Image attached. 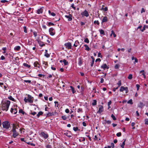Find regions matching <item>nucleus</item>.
<instances>
[{"label": "nucleus", "mask_w": 148, "mask_h": 148, "mask_svg": "<svg viewBox=\"0 0 148 148\" xmlns=\"http://www.w3.org/2000/svg\"><path fill=\"white\" fill-rule=\"evenodd\" d=\"M10 103V101L9 100H7L4 103H2L1 104V110H3L7 111L8 110Z\"/></svg>", "instance_id": "obj_1"}, {"label": "nucleus", "mask_w": 148, "mask_h": 148, "mask_svg": "<svg viewBox=\"0 0 148 148\" xmlns=\"http://www.w3.org/2000/svg\"><path fill=\"white\" fill-rule=\"evenodd\" d=\"M3 127L4 128L8 129L10 127V123L8 121H3L2 123Z\"/></svg>", "instance_id": "obj_2"}, {"label": "nucleus", "mask_w": 148, "mask_h": 148, "mask_svg": "<svg viewBox=\"0 0 148 148\" xmlns=\"http://www.w3.org/2000/svg\"><path fill=\"white\" fill-rule=\"evenodd\" d=\"M28 99H27L26 97H25L24 99V101L25 103H26L28 102L29 103H33V97L29 95H28Z\"/></svg>", "instance_id": "obj_3"}, {"label": "nucleus", "mask_w": 148, "mask_h": 148, "mask_svg": "<svg viewBox=\"0 0 148 148\" xmlns=\"http://www.w3.org/2000/svg\"><path fill=\"white\" fill-rule=\"evenodd\" d=\"M40 135L45 139H47L49 137V135L48 134L45 132H41Z\"/></svg>", "instance_id": "obj_4"}, {"label": "nucleus", "mask_w": 148, "mask_h": 148, "mask_svg": "<svg viewBox=\"0 0 148 148\" xmlns=\"http://www.w3.org/2000/svg\"><path fill=\"white\" fill-rule=\"evenodd\" d=\"M66 48L68 49H72V45L71 43L70 42L65 43L64 45Z\"/></svg>", "instance_id": "obj_5"}, {"label": "nucleus", "mask_w": 148, "mask_h": 148, "mask_svg": "<svg viewBox=\"0 0 148 148\" xmlns=\"http://www.w3.org/2000/svg\"><path fill=\"white\" fill-rule=\"evenodd\" d=\"M49 32L51 36H53L55 34V32L54 29L52 28H50L49 29Z\"/></svg>", "instance_id": "obj_6"}, {"label": "nucleus", "mask_w": 148, "mask_h": 148, "mask_svg": "<svg viewBox=\"0 0 148 148\" xmlns=\"http://www.w3.org/2000/svg\"><path fill=\"white\" fill-rule=\"evenodd\" d=\"M81 15L82 16H85L87 17H88L89 16V14L88 12L87 11V10H85L83 12H82L81 13Z\"/></svg>", "instance_id": "obj_7"}, {"label": "nucleus", "mask_w": 148, "mask_h": 148, "mask_svg": "<svg viewBox=\"0 0 148 148\" xmlns=\"http://www.w3.org/2000/svg\"><path fill=\"white\" fill-rule=\"evenodd\" d=\"M64 134L69 138H70L71 137L72 134L70 131L68 130Z\"/></svg>", "instance_id": "obj_8"}, {"label": "nucleus", "mask_w": 148, "mask_h": 148, "mask_svg": "<svg viewBox=\"0 0 148 148\" xmlns=\"http://www.w3.org/2000/svg\"><path fill=\"white\" fill-rule=\"evenodd\" d=\"M65 17L68 19V20L69 21H71L72 20V16L70 14H69V15H65Z\"/></svg>", "instance_id": "obj_9"}, {"label": "nucleus", "mask_w": 148, "mask_h": 148, "mask_svg": "<svg viewBox=\"0 0 148 148\" xmlns=\"http://www.w3.org/2000/svg\"><path fill=\"white\" fill-rule=\"evenodd\" d=\"M38 42V43L39 46L41 47H42L45 45L44 44V42H42L40 40H37Z\"/></svg>", "instance_id": "obj_10"}, {"label": "nucleus", "mask_w": 148, "mask_h": 148, "mask_svg": "<svg viewBox=\"0 0 148 148\" xmlns=\"http://www.w3.org/2000/svg\"><path fill=\"white\" fill-rule=\"evenodd\" d=\"M101 68L103 69V70H105L106 69H109V67L108 66L107 64L105 63L103 64L101 66Z\"/></svg>", "instance_id": "obj_11"}, {"label": "nucleus", "mask_w": 148, "mask_h": 148, "mask_svg": "<svg viewBox=\"0 0 148 148\" xmlns=\"http://www.w3.org/2000/svg\"><path fill=\"white\" fill-rule=\"evenodd\" d=\"M103 106H100V107L98 111L97 112V113H101L103 111Z\"/></svg>", "instance_id": "obj_12"}, {"label": "nucleus", "mask_w": 148, "mask_h": 148, "mask_svg": "<svg viewBox=\"0 0 148 148\" xmlns=\"http://www.w3.org/2000/svg\"><path fill=\"white\" fill-rule=\"evenodd\" d=\"M16 126L14 124H12V129L10 132H13L16 131Z\"/></svg>", "instance_id": "obj_13"}, {"label": "nucleus", "mask_w": 148, "mask_h": 148, "mask_svg": "<svg viewBox=\"0 0 148 148\" xmlns=\"http://www.w3.org/2000/svg\"><path fill=\"white\" fill-rule=\"evenodd\" d=\"M127 89L128 88L127 87H124L123 86H121L120 89V92H123L124 90H127Z\"/></svg>", "instance_id": "obj_14"}, {"label": "nucleus", "mask_w": 148, "mask_h": 148, "mask_svg": "<svg viewBox=\"0 0 148 148\" xmlns=\"http://www.w3.org/2000/svg\"><path fill=\"white\" fill-rule=\"evenodd\" d=\"M13 132V134L12 135V137L14 138H16L19 135V133L16 132V131Z\"/></svg>", "instance_id": "obj_15"}, {"label": "nucleus", "mask_w": 148, "mask_h": 148, "mask_svg": "<svg viewBox=\"0 0 148 148\" xmlns=\"http://www.w3.org/2000/svg\"><path fill=\"white\" fill-rule=\"evenodd\" d=\"M43 8L42 7L40 8L39 9H38L37 11V13L38 14L42 13L43 10Z\"/></svg>", "instance_id": "obj_16"}, {"label": "nucleus", "mask_w": 148, "mask_h": 148, "mask_svg": "<svg viewBox=\"0 0 148 148\" xmlns=\"http://www.w3.org/2000/svg\"><path fill=\"white\" fill-rule=\"evenodd\" d=\"M78 60V64L79 66H81L83 63V59L82 58L80 57L79 58Z\"/></svg>", "instance_id": "obj_17"}, {"label": "nucleus", "mask_w": 148, "mask_h": 148, "mask_svg": "<svg viewBox=\"0 0 148 148\" xmlns=\"http://www.w3.org/2000/svg\"><path fill=\"white\" fill-rule=\"evenodd\" d=\"M34 66L38 68H40V65L39 64L38 62L37 61L35 62L34 63Z\"/></svg>", "instance_id": "obj_18"}, {"label": "nucleus", "mask_w": 148, "mask_h": 148, "mask_svg": "<svg viewBox=\"0 0 148 148\" xmlns=\"http://www.w3.org/2000/svg\"><path fill=\"white\" fill-rule=\"evenodd\" d=\"M43 65L45 68H46L48 66V62H47L43 61H42Z\"/></svg>", "instance_id": "obj_19"}, {"label": "nucleus", "mask_w": 148, "mask_h": 148, "mask_svg": "<svg viewBox=\"0 0 148 148\" xmlns=\"http://www.w3.org/2000/svg\"><path fill=\"white\" fill-rule=\"evenodd\" d=\"M47 49L45 50V52L44 56L47 58H49L50 56V55L47 53Z\"/></svg>", "instance_id": "obj_20"}, {"label": "nucleus", "mask_w": 148, "mask_h": 148, "mask_svg": "<svg viewBox=\"0 0 148 148\" xmlns=\"http://www.w3.org/2000/svg\"><path fill=\"white\" fill-rule=\"evenodd\" d=\"M21 49V47L19 46H16L14 49L15 51H19Z\"/></svg>", "instance_id": "obj_21"}, {"label": "nucleus", "mask_w": 148, "mask_h": 148, "mask_svg": "<svg viewBox=\"0 0 148 148\" xmlns=\"http://www.w3.org/2000/svg\"><path fill=\"white\" fill-rule=\"evenodd\" d=\"M145 105L142 102H140L139 103L138 105V106L139 107L142 108Z\"/></svg>", "instance_id": "obj_22"}, {"label": "nucleus", "mask_w": 148, "mask_h": 148, "mask_svg": "<svg viewBox=\"0 0 148 148\" xmlns=\"http://www.w3.org/2000/svg\"><path fill=\"white\" fill-rule=\"evenodd\" d=\"M79 42L78 40H76L75 42V43L73 45V46L75 47H77L78 45H79Z\"/></svg>", "instance_id": "obj_23"}, {"label": "nucleus", "mask_w": 148, "mask_h": 148, "mask_svg": "<svg viewBox=\"0 0 148 148\" xmlns=\"http://www.w3.org/2000/svg\"><path fill=\"white\" fill-rule=\"evenodd\" d=\"M43 114V112L42 111H40L38 112V113L36 115V116L37 118H38L40 116L42 115Z\"/></svg>", "instance_id": "obj_24"}, {"label": "nucleus", "mask_w": 148, "mask_h": 148, "mask_svg": "<svg viewBox=\"0 0 148 148\" xmlns=\"http://www.w3.org/2000/svg\"><path fill=\"white\" fill-rule=\"evenodd\" d=\"M8 98L10 100H11L13 101H15V100L12 97V96L10 95L8 97Z\"/></svg>", "instance_id": "obj_25"}, {"label": "nucleus", "mask_w": 148, "mask_h": 148, "mask_svg": "<svg viewBox=\"0 0 148 148\" xmlns=\"http://www.w3.org/2000/svg\"><path fill=\"white\" fill-rule=\"evenodd\" d=\"M108 21V18L106 16H105L103 18V19L102 20V22L104 23V22H107Z\"/></svg>", "instance_id": "obj_26"}, {"label": "nucleus", "mask_w": 148, "mask_h": 148, "mask_svg": "<svg viewBox=\"0 0 148 148\" xmlns=\"http://www.w3.org/2000/svg\"><path fill=\"white\" fill-rule=\"evenodd\" d=\"M84 46L86 48L85 50L88 51H89L90 50V49L89 48V47L86 45H84Z\"/></svg>", "instance_id": "obj_27"}, {"label": "nucleus", "mask_w": 148, "mask_h": 148, "mask_svg": "<svg viewBox=\"0 0 148 148\" xmlns=\"http://www.w3.org/2000/svg\"><path fill=\"white\" fill-rule=\"evenodd\" d=\"M70 88H71V90L72 91L73 94H74L75 92L76 91L75 90L73 86H70Z\"/></svg>", "instance_id": "obj_28"}, {"label": "nucleus", "mask_w": 148, "mask_h": 148, "mask_svg": "<svg viewBox=\"0 0 148 148\" xmlns=\"http://www.w3.org/2000/svg\"><path fill=\"white\" fill-rule=\"evenodd\" d=\"M19 113H22L23 114H25L26 115L27 114L25 113V112L23 111L22 109H21L19 110Z\"/></svg>", "instance_id": "obj_29"}, {"label": "nucleus", "mask_w": 148, "mask_h": 148, "mask_svg": "<svg viewBox=\"0 0 148 148\" xmlns=\"http://www.w3.org/2000/svg\"><path fill=\"white\" fill-rule=\"evenodd\" d=\"M23 65L27 67L28 68H29L31 66L30 65H29L26 63H24L23 64Z\"/></svg>", "instance_id": "obj_30"}, {"label": "nucleus", "mask_w": 148, "mask_h": 148, "mask_svg": "<svg viewBox=\"0 0 148 148\" xmlns=\"http://www.w3.org/2000/svg\"><path fill=\"white\" fill-rule=\"evenodd\" d=\"M63 62L64 63V65H67L69 64L68 62H67L66 60L65 59H64L63 60Z\"/></svg>", "instance_id": "obj_31"}, {"label": "nucleus", "mask_w": 148, "mask_h": 148, "mask_svg": "<svg viewBox=\"0 0 148 148\" xmlns=\"http://www.w3.org/2000/svg\"><path fill=\"white\" fill-rule=\"evenodd\" d=\"M97 104V101L95 99L93 101V102L92 103V105L93 106H95Z\"/></svg>", "instance_id": "obj_32"}, {"label": "nucleus", "mask_w": 148, "mask_h": 148, "mask_svg": "<svg viewBox=\"0 0 148 148\" xmlns=\"http://www.w3.org/2000/svg\"><path fill=\"white\" fill-rule=\"evenodd\" d=\"M99 32L100 34L103 35L105 34L103 30L101 29L99 31Z\"/></svg>", "instance_id": "obj_33"}, {"label": "nucleus", "mask_w": 148, "mask_h": 148, "mask_svg": "<svg viewBox=\"0 0 148 148\" xmlns=\"http://www.w3.org/2000/svg\"><path fill=\"white\" fill-rule=\"evenodd\" d=\"M54 25V24L53 23L51 22H49L48 23V24H47V25L49 27H50L51 26H53Z\"/></svg>", "instance_id": "obj_34"}, {"label": "nucleus", "mask_w": 148, "mask_h": 148, "mask_svg": "<svg viewBox=\"0 0 148 148\" xmlns=\"http://www.w3.org/2000/svg\"><path fill=\"white\" fill-rule=\"evenodd\" d=\"M125 139L123 142V143L122 145H121V147L122 148H124V146L125 145Z\"/></svg>", "instance_id": "obj_35"}, {"label": "nucleus", "mask_w": 148, "mask_h": 148, "mask_svg": "<svg viewBox=\"0 0 148 148\" xmlns=\"http://www.w3.org/2000/svg\"><path fill=\"white\" fill-rule=\"evenodd\" d=\"M77 112L78 113L82 112H83L82 109L81 108H79L77 109Z\"/></svg>", "instance_id": "obj_36"}, {"label": "nucleus", "mask_w": 148, "mask_h": 148, "mask_svg": "<svg viewBox=\"0 0 148 148\" xmlns=\"http://www.w3.org/2000/svg\"><path fill=\"white\" fill-rule=\"evenodd\" d=\"M132 75L131 74H130L129 75L127 78L129 79H131L132 78Z\"/></svg>", "instance_id": "obj_37"}, {"label": "nucleus", "mask_w": 148, "mask_h": 148, "mask_svg": "<svg viewBox=\"0 0 148 148\" xmlns=\"http://www.w3.org/2000/svg\"><path fill=\"white\" fill-rule=\"evenodd\" d=\"M128 103H129L131 104H132L133 103L132 102V99H130L127 102Z\"/></svg>", "instance_id": "obj_38"}, {"label": "nucleus", "mask_w": 148, "mask_h": 148, "mask_svg": "<svg viewBox=\"0 0 148 148\" xmlns=\"http://www.w3.org/2000/svg\"><path fill=\"white\" fill-rule=\"evenodd\" d=\"M73 130L75 132L77 131L78 130L79 131V129H78V128L77 127H73Z\"/></svg>", "instance_id": "obj_39"}, {"label": "nucleus", "mask_w": 148, "mask_h": 148, "mask_svg": "<svg viewBox=\"0 0 148 148\" xmlns=\"http://www.w3.org/2000/svg\"><path fill=\"white\" fill-rule=\"evenodd\" d=\"M17 108H14V114H15L17 113Z\"/></svg>", "instance_id": "obj_40"}, {"label": "nucleus", "mask_w": 148, "mask_h": 148, "mask_svg": "<svg viewBox=\"0 0 148 148\" xmlns=\"http://www.w3.org/2000/svg\"><path fill=\"white\" fill-rule=\"evenodd\" d=\"M84 42L86 43H88L89 42V40L88 38H86L84 40Z\"/></svg>", "instance_id": "obj_41"}, {"label": "nucleus", "mask_w": 148, "mask_h": 148, "mask_svg": "<svg viewBox=\"0 0 148 148\" xmlns=\"http://www.w3.org/2000/svg\"><path fill=\"white\" fill-rule=\"evenodd\" d=\"M23 29H24V32L25 33H27V28L26 26H24L23 27Z\"/></svg>", "instance_id": "obj_42"}, {"label": "nucleus", "mask_w": 148, "mask_h": 148, "mask_svg": "<svg viewBox=\"0 0 148 148\" xmlns=\"http://www.w3.org/2000/svg\"><path fill=\"white\" fill-rule=\"evenodd\" d=\"M111 117L112 118L113 120H115L116 119L115 116L113 114H111Z\"/></svg>", "instance_id": "obj_43"}, {"label": "nucleus", "mask_w": 148, "mask_h": 148, "mask_svg": "<svg viewBox=\"0 0 148 148\" xmlns=\"http://www.w3.org/2000/svg\"><path fill=\"white\" fill-rule=\"evenodd\" d=\"M46 148H52V146L51 145L48 144L46 146Z\"/></svg>", "instance_id": "obj_44"}, {"label": "nucleus", "mask_w": 148, "mask_h": 148, "mask_svg": "<svg viewBox=\"0 0 148 148\" xmlns=\"http://www.w3.org/2000/svg\"><path fill=\"white\" fill-rule=\"evenodd\" d=\"M117 84L118 85V87H119L121 85V80H119L118 81Z\"/></svg>", "instance_id": "obj_45"}, {"label": "nucleus", "mask_w": 148, "mask_h": 148, "mask_svg": "<svg viewBox=\"0 0 148 148\" xmlns=\"http://www.w3.org/2000/svg\"><path fill=\"white\" fill-rule=\"evenodd\" d=\"M145 125H148V119H146L145 120Z\"/></svg>", "instance_id": "obj_46"}, {"label": "nucleus", "mask_w": 148, "mask_h": 148, "mask_svg": "<svg viewBox=\"0 0 148 148\" xmlns=\"http://www.w3.org/2000/svg\"><path fill=\"white\" fill-rule=\"evenodd\" d=\"M62 118L64 120H65L67 119V117L65 115L62 116Z\"/></svg>", "instance_id": "obj_47"}, {"label": "nucleus", "mask_w": 148, "mask_h": 148, "mask_svg": "<svg viewBox=\"0 0 148 148\" xmlns=\"http://www.w3.org/2000/svg\"><path fill=\"white\" fill-rule=\"evenodd\" d=\"M55 103V107H58V102L57 101H55L54 102Z\"/></svg>", "instance_id": "obj_48"}, {"label": "nucleus", "mask_w": 148, "mask_h": 148, "mask_svg": "<svg viewBox=\"0 0 148 148\" xmlns=\"http://www.w3.org/2000/svg\"><path fill=\"white\" fill-rule=\"evenodd\" d=\"M102 9L105 11H106L108 10V8L107 7H105V8H102Z\"/></svg>", "instance_id": "obj_49"}, {"label": "nucleus", "mask_w": 148, "mask_h": 148, "mask_svg": "<svg viewBox=\"0 0 148 148\" xmlns=\"http://www.w3.org/2000/svg\"><path fill=\"white\" fill-rule=\"evenodd\" d=\"M120 67V65L119 64H116L114 68L115 69H118Z\"/></svg>", "instance_id": "obj_50"}, {"label": "nucleus", "mask_w": 148, "mask_h": 148, "mask_svg": "<svg viewBox=\"0 0 148 148\" xmlns=\"http://www.w3.org/2000/svg\"><path fill=\"white\" fill-rule=\"evenodd\" d=\"M116 135L118 137H120L121 136V132H119L116 134Z\"/></svg>", "instance_id": "obj_51"}, {"label": "nucleus", "mask_w": 148, "mask_h": 148, "mask_svg": "<svg viewBox=\"0 0 148 148\" xmlns=\"http://www.w3.org/2000/svg\"><path fill=\"white\" fill-rule=\"evenodd\" d=\"M104 121H106V123L108 124H110L111 123V121H110V120L107 121L106 120H104Z\"/></svg>", "instance_id": "obj_52"}, {"label": "nucleus", "mask_w": 148, "mask_h": 148, "mask_svg": "<svg viewBox=\"0 0 148 148\" xmlns=\"http://www.w3.org/2000/svg\"><path fill=\"white\" fill-rule=\"evenodd\" d=\"M145 26H144L143 27V29H140V31H141L142 32H144L145 30Z\"/></svg>", "instance_id": "obj_53"}, {"label": "nucleus", "mask_w": 148, "mask_h": 148, "mask_svg": "<svg viewBox=\"0 0 148 148\" xmlns=\"http://www.w3.org/2000/svg\"><path fill=\"white\" fill-rule=\"evenodd\" d=\"M111 33H112V34L113 35L114 37L115 38L116 37V35L115 34L114 31L112 30Z\"/></svg>", "instance_id": "obj_54"}, {"label": "nucleus", "mask_w": 148, "mask_h": 148, "mask_svg": "<svg viewBox=\"0 0 148 148\" xmlns=\"http://www.w3.org/2000/svg\"><path fill=\"white\" fill-rule=\"evenodd\" d=\"M36 114V112H31L30 113V114H31L32 115H33V116H34Z\"/></svg>", "instance_id": "obj_55"}, {"label": "nucleus", "mask_w": 148, "mask_h": 148, "mask_svg": "<svg viewBox=\"0 0 148 148\" xmlns=\"http://www.w3.org/2000/svg\"><path fill=\"white\" fill-rule=\"evenodd\" d=\"M51 113L50 112H48L47 114V117H49L51 116Z\"/></svg>", "instance_id": "obj_56"}, {"label": "nucleus", "mask_w": 148, "mask_h": 148, "mask_svg": "<svg viewBox=\"0 0 148 148\" xmlns=\"http://www.w3.org/2000/svg\"><path fill=\"white\" fill-rule=\"evenodd\" d=\"M136 86L137 88V90H138L139 89V88L140 87L139 85L138 84H137L136 85Z\"/></svg>", "instance_id": "obj_57"}, {"label": "nucleus", "mask_w": 148, "mask_h": 148, "mask_svg": "<svg viewBox=\"0 0 148 148\" xmlns=\"http://www.w3.org/2000/svg\"><path fill=\"white\" fill-rule=\"evenodd\" d=\"M94 24L97 23L98 25H99V22L98 21H94Z\"/></svg>", "instance_id": "obj_58"}, {"label": "nucleus", "mask_w": 148, "mask_h": 148, "mask_svg": "<svg viewBox=\"0 0 148 148\" xmlns=\"http://www.w3.org/2000/svg\"><path fill=\"white\" fill-rule=\"evenodd\" d=\"M33 34L34 35V37H36L37 36V34L36 32H33Z\"/></svg>", "instance_id": "obj_59"}, {"label": "nucleus", "mask_w": 148, "mask_h": 148, "mask_svg": "<svg viewBox=\"0 0 148 148\" xmlns=\"http://www.w3.org/2000/svg\"><path fill=\"white\" fill-rule=\"evenodd\" d=\"M38 77H44L45 76V75H44L39 74L38 75Z\"/></svg>", "instance_id": "obj_60"}, {"label": "nucleus", "mask_w": 148, "mask_h": 148, "mask_svg": "<svg viewBox=\"0 0 148 148\" xmlns=\"http://www.w3.org/2000/svg\"><path fill=\"white\" fill-rule=\"evenodd\" d=\"M82 139H79V141L80 142H82V141H85V138H82Z\"/></svg>", "instance_id": "obj_61"}, {"label": "nucleus", "mask_w": 148, "mask_h": 148, "mask_svg": "<svg viewBox=\"0 0 148 148\" xmlns=\"http://www.w3.org/2000/svg\"><path fill=\"white\" fill-rule=\"evenodd\" d=\"M5 57L3 56H2L0 58V60H3L5 59Z\"/></svg>", "instance_id": "obj_62"}, {"label": "nucleus", "mask_w": 148, "mask_h": 148, "mask_svg": "<svg viewBox=\"0 0 148 148\" xmlns=\"http://www.w3.org/2000/svg\"><path fill=\"white\" fill-rule=\"evenodd\" d=\"M8 1L6 0H2L1 1V2L2 3H5V2H7Z\"/></svg>", "instance_id": "obj_63"}, {"label": "nucleus", "mask_w": 148, "mask_h": 148, "mask_svg": "<svg viewBox=\"0 0 148 148\" xmlns=\"http://www.w3.org/2000/svg\"><path fill=\"white\" fill-rule=\"evenodd\" d=\"M24 82L26 83H31V81L30 80H24Z\"/></svg>", "instance_id": "obj_64"}]
</instances>
